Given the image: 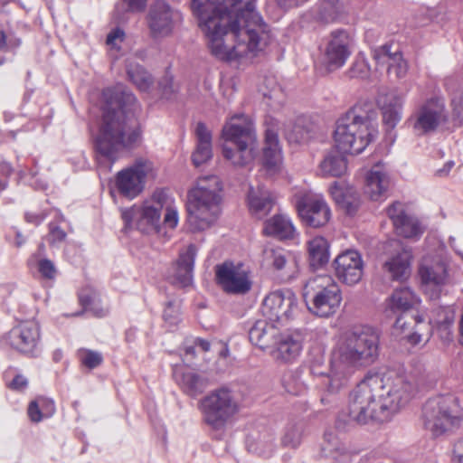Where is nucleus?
<instances>
[{"instance_id":"obj_26","label":"nucleus","mask_w":463,"mask_h":463,"mask_svg":"<svg viewBox=\"0 0 463 463\" xmlns=\"http://www.w3.org/2000/svg\"><path fill=\"white\" fill-rule=\"evenodd\" d=\"M266 317L257 320L249 330V339L260 349L271 348L279 335V328Z\"/></svg>"},{"instance_id":"obj_55","label":"nucleus","mask_w":463,"mask_h":463,"mask_svg":"<svg viewBox=\"0 0 463 463\" xmlns=\"http://www.w3.org/2000/svg\"><path fill=\"white\" fill-rule=\"evenodd\" d=\"M66 239V232L55 223L49 224V234L47 241L50 244L55 245Z\"/></svg>"},{"instance_id":"obj_17","label":"nucleus","mask_w":463,"mask_h":463,"mask_svg":"<svg viewBox=\"0 0 463 463\" xmlns=\"http://www.w3.org/2000/svg\"><path fill=\"white\" fill-rule=\"evenodd\" d=\"M5 340L16 352L28 357L37 356L40 343L39 326L33 321L22 322L6 334Z\"/></svg>"},{"instance_id":"obj_30","label":"nucleus","mask_w":463,"mask_h":463,"mask_svg":"<svg viewBox=\"0 0 463 463\" xmlns=\"http://www.w3.org/2000/svg\"><path fill=\"white\" fill-rule=\"evenodd\" d=\"M411 249L402 247L396 254L384 263L385 269L393 280H404L411 273Z\"/></svg>"},{"instance_id":"obj_29","label":"nucleus","mask_w":463,"mask_h":463,"mask_svg":"<svg viewBox=\"0 0 463 463\" xmlns=\"http://www.w3.org/2000/svg\"><path fill=\"white\" fill-rule=\"evenodd\" d=\"M390 187V176L379 165H374L366 175L364 193L373 201L386 197Z\"/></svg>"},{"instance_id":"obj_27","label":"nucleus","mask_w":463,"mask_h":463,"mask_svg":"<svg viewBox=\"0 0 463 463\" xmlns=\"http://www.w3.org/2000/svg\"><path fill=\"white\" fill-rule=\"evenodd\" d=\"M348 8V0H320L315 7V18L326 24L336 23L347 14Z\"/></svg>"},{"instance_id":"obj_36","label":"nucleus","mask_w":463,"mask_h":463,"mask_svg":"<svg viewBox=\"0 0 463 463\" xmlns=\"http://www.w3.org/2000/svg\"><path fill=\"white\" fill-rule=\"evenodd\" d=\"M296 230L291 220L284 214H276L265 223L264 232L280 240L291 239Z\"/></svg>"},{"instance_id":"obj_12","label":"nucleus","mask_w":463,"mask_h":463,"mask_svg":"<svg viewBox=\"0 0 463 463\" xmlns=\"http://www.w3.org/2000/svg\"><path fill=\"white\" fill-rule=\"evenodd\" d=\"M167 196L164 191L154 193L150 202H146L143 206H133L123 210L121 213L125 229L140 231L143 233L157 232L161 216V210L166 203Z\"/></svg>"},{"instance_id":"obj_48","label":"nucleus","mask_w":463,"mask_h":463,"mask_svg":"<svg viewBox=\"0 0 463 463\" xmlns=\"http://www.w3.org/2000/svg\"><path fill=\"white\" fill-rule=\"evenodd\" d=\"M22 44V40L12 32L0 30V50L11 51L15 53Z\"/></svg>"},{"instance_id":"obj_52","label":"nucleus","mask_w":463,"mask_h":463,"mask_svg":"<svg viewBox=\"0 0 463 463\" xmlns=\"http://www.w3.org/2000/svg\"><path fill=\"white\" fill-rule=\"evenodd\" d=\"M402 119V109L400 107H387L383 112V121L389 128H393Z\"/></svg>"},{"instance_id":"obj_51","label":"nucleus","mask_w":463,"mask_h":463,"mask_svg":"<svg viewBox=\"0 0 463 463\" xmlns=\"http://www.w3.org/2000/svg\"><path fill=\"white\" fill-rule=\"evenodd\" d=\"M158 88L161 94L165 99H171L178 90L177 85L174 81L173 76L165 74L158 82Z\"/></svg>"},{"instance_id":"obj_11","label":"nucleus","mask_w":463,"mask_h":463,"mask_svg":"<svg viewBox=\"0 0 463 463\" xmlns=\"http://www.w3.org/2000/svg\"><path fill=\"white\" fill-rule=\"evenodd\" d=\"M304 290L307 308L318 317H327L335 314L342 301L339 286L329 275L310 279Z\"/></svg>"},{"instance_id":"obj_50","label":"nucleus","mask_w":463,"mask_h":463,"mask_svg":"<svg viewBox=\"0 0 463 463\" xmlns=\"http://www.w3.org/2000/svg\"><path fill=\"white\" fill-rule=\"evenodd\" d=\"M282 383L286 392L293 395H298L305 391L303 383L298 381L297 375L292 372L284 374Z\"/></svg>"},{"instance_id":"obj_14","label":"nucleus","mask_w":463,"mask_h":463,"mask_svg":"<svg viewBox=\"0 0 463 463\" xmlns=\"http://www.w3.org/2000/svg\"><path fill=\"white\" fill-rule=\"evenodd\" d=\"M294 198L298 216L306 226L320 228L331 219V210L321 194L301 190Z\"/></svg>"},{"instance_id":"obj_59","label":"nucleus","mask_w":463,"mask_h":463,"mask_svg":"<svg viewBox=\"0 0 463 463\" xmlns=\"http://www.w3.org/2000/svg\"><path fill=\"white\" fill-rule=\"evenodd\" d=\"M163 317L165 321L170 323V324H175L178 320V312L174 307V303L172 301H169L166 305V307L164 310Z\"/></svg>"},{"instance_id":"obj_57","label":"nucleus","mask_w":463,"mask_h":463,"mask_svg":"<svg viewBox=\"0 0 463 463\" xmlns=\"http://www.w3.org/2000/svg\"><path fill=\"white\" fill-rule=\"evenodd\" d=\"M28 416L33 422H39L43 418V411H41V403L39 398L30 402L28 406Z\"/></svg>"},{"instance_id":"obj_23","label":"nucleus","mask_w":463,"mask_h":463,"mask_svg":"<svg viewBox=\"0 0 463 463\" xmlns=\"http://www.w3.org/2000/svg\"><path fill=\"white\" fill-rule=\"evenodd\" d=\"M372 56L378 66L387 65L389 75H394L397 79H402L406 75L407 62L398 49L392 51V45L384 44L373 49Z\"/></svg>"},{"instance_id":"obj_20","label":"nucleus","mask_w":463,"mask_h":463,"mask_svg":"<svg viewBox=\"0 0 463 463\" xmlns=\"http://www.w3.org/2000/svg\"><path fill=\"white\" fill-rule=\"evenodd\" d=\"M443 117V105L430 99L422 104L408 119L417 136H424L437 129Z\"/></svg>"},{"instance_id":"obj_42","label":"nucleus","mask_w":463,"mask_h":463,"mask_svg":"<svg viewBox=\"0 0 463 463\" xmlns=\"http://www.w3.org/2000/svg\"><path fill=\"white\" fill-rule=\"evenodd\" d=\"M454 319L455 313L450 307H439L432 310L430 323H433L439 330L442 331L446 336H449Z\"/></svg>"},{"instance_id":"obj_39","label":"nucleus","mask_w":463,"mask_h":463,"mask_svg":"<svg viewBox=\"0 0 463 463\" xmlns=\"http://www.w3.org/2000/svg\"><path fill=\"white\" fill-rule=\"evenodd\" d=\"M146 4L147 0H118L113 11V19L118 24H124L131 14L142 13Z\"/></svg>"},{"instance_id":"obj_8","label":"nucleus","mask_w":463,"mask_h":463,"mask_svg":"<svg viewBox=\"0 0 463 463\" xmlns=\"http://www.w3.org/2000/svg\"><path fill=\"white\" fill-rule=\"evenodd\" d=\"M423 428L433 438L449 434L463 422V407L452 393L440 394L426 401L422 407Z\"/></svg>"},{"instance_id":"obj_34","label":"nucleus","mask_w":463,"mask_h":463,"mask_svg":"<svg viewBox=\"0 0 463 463\" xmlns=\"http://www.w3.org/2000/svg\"><path fill=\"white\" fill-rule=\"evenodd\" d=\"M316 134V125L306 118H298L285 133L289 143L304 144L311 140Z\"/></svg>"},{"instance_id":"obj_28","label":"nucleus","mask_w":463,"mask_h":463,"mask_svg":"<svg viewBox=\"0 0 463 463\" xmlns=\"http://www.w3.org/2000/svg\"><path fill=\"white\" fill-rule=\"evenodd\" d=\"M275 204V198L271 192L264 186L250 187L248 193L249 211L257 219L266 217Z\"/></svg>"},{"instance_id":"obj_13","label":"nucleus","mask_w":463,"mask_h":463,"mask_svg":"<svg viewBox=\"0 0 463 463\" xmlns=\"http://www.w3.org/2000/svg\"><path fill=\"white\" fill-rule=\"evenodd\" d=\"M353 38L345 29L333 30L319 46L321 62L329 71L345 65L352 53Z\"/></svg>"},{"instance_id":"obj_31","label":"nucleus","mask_w":463,"mask_h":463,"mask_svg":"<svg viewBox=\"0 0 463 463\" xmlns=\"http://www.w3.org/2000/svg\"><path fill=\"white\" fill-rule=\"evenodd\" d=\"M330 194L335 203L345 211L347 214H354L359 206V198L356 191L343 182H335L330 187Z\"/></svg>"},{"instance_id":"obj_43","label":"nucleus","mask_w":463,"mask_h":463,"mask_svg":"<svg viewBox=\"0 0 463 463\" xmlns=\"http://www.w3.org/2000/svg\"><path fill=\"white\" fill-rule=\"evenodd\" d=\"M303 423L289 422L284 429L280 443L284 448L297 449L302 441Z\"/></svg>"},{"instance_id":"obj_56","label":"nucleus","mask_w":463,"mask_h":463,"mask_svg":"<svg viewBox=\"0 0 463 463\" xmlns=\"http://www.w3.org/2000/svg\"><path fill=\"white\" fill-rule=\"evenodd\" d=\"M125 39V32L119 27L114 28L107 35L106 43L111 47H118V43H121Z\"/></svg>"},{"instance_id":"obj_64","label":"nucleus","mask_w":463,"mask_h":463,"mask_svg":"<svg viewBox=\"0 0 463 463\" xmlns=\"http://www.w3.org/2000/svg\"><path fill=\"white\" fill-rule=\"evenodd\" d=\"M453 451L457 462L463 463V438L456 442Z\"/></svg>"},{"instance_id":"obj_38","label":"nucleus","mask_w":463,"mask_h":463,"mask_svg":"<svg viewBox=\"0 0 463 463\" xmlns=\"http://www.w3.org/2000/svg\"><path fill=\"white\" fill-rule=\"evenodd\" d=\"M79 299L84 309L97 317H104L109 314V307L102 305L99 293L91 288L82 289L79 294Z\"/></svg>"},{"instance_id":"obj_21","label":"nucleus","mask_w":463,"mask_h":463,"mask_svg":"<svg viewBox=\"0 0 463 463\" xmlns=\"http://www.w3.org/2000/svg\"><path fill=\"white\" fill-rule=\"evenodd\" d=\"M337 279L346 285H355L363 277L364 262L361 254L354 250H346L334 260Z\"/></svg>"},{"instance_id":"obj_16","label":"nucleus","mask_w":463,"mask_h":463,"mask_svg":"<svg viewBox=\"0 0 463 463\" xmlns=\"http://www.w3.org/2000/svg\"><path fill=\"white\" fill-rule=\"evenodd\" d=\"M152 163L137 158L129 167L119 171L116 177V187L120 194L133 199L144 189L146 177L152 171Z\"/></svg>"},{"instance_id":"obj_2","label":"nucleus","mask_w":463,"mask_h":463,"mask_svg":"<svg viewBox=\"0 0 463 463\" xmlns=\"http://www.w3.org/2000/svg\"><path fill=\"white\" fill-rule=\"evenodd\" d=\"M424 383L425 376L420 373L369 372L351 392L348 412L338 416L336 428L345 429L350 422L389 421Z\"/></svg>"},{"instance_id":"obj_60","label":"nucleus","mask_w":463,"mask_h":463,"mask_svg":"<svg viewBox=\"0 0 463 463\" xmlns=\"http://www.w3.org/2000/svg\"><path fill=\"white\" fill-rule=\"evenodd\" d=\"M39 401L43 417H51L55 411V405L53 401L44 397H39Z\"/></svg>"},{"instance_id":"obj_63","label":"nucleus","mask_w":463,"mask_h":463,"mask_svg":"<svg viewBox=\"0 0 463 463\" xmlns=\"http://www.w3.org/2000/svg\"><path fill=\"white\" fill-rule=\"evenodd\" d=\"M27 384V379L22 374H17L10 383L9 387L14 391H22L26 388Z\"/></svg>"},{"instance_id":"obj_6","label":"nucleus","mask_w":463,"mask_h":463,"mask_svg":"<svg viewBox=\"0 0 463 463\" xmlns=\"http://www.w3.org/2000/svg\"><path fill=\"white\" fill-rule=\"evenodd\" d=\"M222 184L217 175H205L197 179L187 194V222L193 232L209 229L221 214Z\"/></svg>"},{"instance_id":"obj_53","label":"nucleus","mask_w":463,"mask_h":463,"mask_svg":"<svg viewBox=\"0 0 463 463\" xmlns=\"http://www.w3.org/2000/svg\"><path fill=\"white\" fill-rule=\"evenodd\" d=\"M80 361L86 367L93 369L102 363L103 357L99 352L84 350L80 354Z\"/></svg>"},{"instance_id":"obj_40","label":"nucleus","mask_w":463,"mask_h":463,"mask_svg":"<svg viewBox=\"0 0 463 463\" xmlns=\"http://www.w3.org/2000/svg\"><path fill=\"white\" fill-rule=\"evenodd\" d=\"M310 265L318 268L329 260V244L323 237H316L308 242Z\"/></svg>"},{"instance_id":"obj_45","label":"nucleus","mask_w":463,"mask_h":463,"mask_svg":"<svg viewBox=\"0 0 463 463\" xmlns=\"http://www.w3.org/2000/svg\"><path fill=\"white\" fill-rule=\"evenodd\" d=\"M267 258L270 260L272 266L277 270H282L287 267H295L296 260L294 257L283 250H270L267 251Z\"/></svg>"},{"instance_id":"obj_46","label":"nucleus","mask_w":463,"mask_h":463,"mask_svg":"<svg viewBox=\"0 0 463 463\" xmlns=\"http://www.w3.org/2000/svg\"><path fill=\"white\" fill-rule=\"evenodd\" d=\"M386 213L392 222L393 227L401 224L408 215L407 209L404 203L396 201L388 206Z\"/></svg>"},{"instance_id":"obj_4","label":"nucleus","mask_w":463,"mask_h":463,"mask_svg":"<svg viewBox=\"0 0 463 463\" xmlns=\"http://www.w3.org/2000/svg\"><path fill=\"white\" fill-rule=\"evenodd\" d=\"M379 354V331L368 326L354 327L339 336L333 350L329 372L313 368L312 373L325 377L323 384L327 392L335 393L346 383L351 373L374 364Z\"/></svg>"},{"instance_id":"obj_22","label":"nucleus","mask_w":463,"mask_h":463,"mask_svg":"<svg viewBox=\"0 0 463 463\" xmlns=\"http://www.w3.org/2000/svg\"><path fill=\"white\" fill-rule=\"evenodd\" d=\"M196 254L197 248L194 244H189L186 249L180 251L178 260L167 272V279L170 283L181 288L192 283Z\"/></svg>"},{"instance_id":"obj_25","label":"nucleus","mask_w":463,"mask_h":463,"mask_svg":"<svg viewBox=\"0 0 463 463\" xmlns=\"http://www.w3.org/2000/svg\"><path fill=\"white\" fill-rule=\"evenodd\" d=\"M321 453L324 457L339 463H352L353 458L357 454V452L350 450L331 430H326L324 433Z\"/></svg>"},{"instance_id":"obj_41","label":"nucleus","mask_w":463,"mask_h":463,"mask_svg":"<svg viewBox=\"0 0 463 463\" xmlns=\"http://www.w3.org/2000/svg\"><path fill=\"white\" fill-rule=\"evenodd\" d=\"M126 71L129 80L141 91H146L153 84L151 74L142 65L128 61Z\"/></svg>"},{"instance_id":"obj_32","label":"nucleus","mask_w":463,"mask_h":463,"mask_svg":"<svg viewBox=\"0 0 463 463\" xmlns=\"http://www.w3.org/2000/svg\"><path fill=\"white\" fill-rule=\"evenodd\" d=\"M318 169L323 177H340L347 171L346 158L338 149L331 150L324 156Z\"/></svg>"},{"instance_id":"obj_33","label":"nucleus","mask_w":463,"mask_h":463,"mask_svg":"<svg viewBox=\"0 0 463 463\" xmlns=\"http://www.w3.org/2000/svg\"><path fill=\"white\" fill-rule=\"evenodd\" d=\"M419 274L422 282L426 285L436 287L443 286L448 282V267L443 261L431 264L423 262L419 268Z\"/></svg>"},{"instance_id":"obj_18","label":"nucleus","mask_w":463,"mask_h":463,"mask_svg":"<svg viewBox=\"0 0 463 463\" xmlns=\"http://www.w3.org/2000/svg\"><path fill=\"white\" fill-rule=\"evenodd\" d=\"M216 280L228 294L245 295L251 289L252 281L242 264L224 262L216 266Z\"/></svg>"},{"instance_id":"obj_58","label":"nucleus","mask_w":463,"mask_h":463,"mask_svg":"<svg viewBox=\"0 0 463 463\" xmlns=\"http://www.w3.org/2000/svg\"><path fill=\"white\" fill-rule=\"evenodd\" d=\"M195 135L197 137V143L212 144L211 132L208 130L204 123L199 122L196 125Z\"/></svg>"},{"instance_id":"obj_37","label":"nucleus","mask_w":463,"mask_h":463,"mask_svg":"<svg viewBox=\"0 0 463 463\" xmlns=\"http://www.w3.org/2000/svg\"><path fill=\"white\" fill-rule=\"evenodd\" d=\"M177 382L183 392L192 398L203 393L208 386L206 378L190 371L182 373Z\"/></svg>"},{"instance_id":"obj_49","label":"nucleus","mask_w":463,"mask_h":463,"mask_svg":"<svg viewBox=\"0 0 463 463\" xmlns=\"http://www.w3.org/2000/svg\"><path fill=\"white\" fill-rule=\"evenodd\" d=\"M370 65L364 56H358L352 64L349 74L352 78L365 79L370 75Z\"/></svg>"},{"instance_id":"obj_62","label":"nucleus","mask_w":463,"mask_h":463,"mask_svg":"<svg viewBox=\"0 0 463 463\" xmlns=\"http://www.w3.org/2000/svg\"><path fill=\"white\" fill-rule=\"evenodd\" d=\"M453 113L458 118H463V93L455 96L451 101Z\"/></svg>"},{"instance_id":"obj_47","label":"nucleus","mask_w":463,"mask_h":463,"mask_svg":"<svg viewBox=\"0 0 463 463\" xmlns=\"http://www.w3.org/2000/svg\"><path fill=\"white\" fill-rule=\"evenodd\" d=\"M212 156V144L197 143L192 155V161L195 167H199L208 162Z\"/></svg>"},{"instance_id":"obj_54","label":"nucleus","mask_w":463,"mask_h":463,"mask_svg":"<svg viewBox=\"0 0 463 463\" xmlns=\"http://www.w3.org/2000/svg\"><path fill=\"white\" fill-rule=\"evenodd\" d=\"M38 271L48 279H54L57 273L54 263L48 259H42L38 261Z\"/></svg>"},{"instance_id":"obj_10","label":"nucleus","mask_w":463,"mask_h":463,"mask_svg":"<svg viewBox=\"0 0 463 463\" xmlns=\"http://www.w3.org/2000/svg\"><path fill=\"white\" fill-rule=\"evenodd\" d=\"M198 409L205 424L213 430H222L227 422L239 412L240 403L230 388L220 387L203 397Z\"/></svg>"},{"instance_id":"obj_7","label":"nucleus","mask_w":463,"mask_h":463,"mask_svg":"<svg viewBox=\"0 0 463 463\" xmlns=\"http://www.w3.org/2000/svg\"><path fill=\"white\" fill-rule=\"evenodd\" d=\"M223 156L235 166H245L254 157L257 135L252 119L244 114H235L222 128Z\"/></svg>"},{"instance_id":"obj_9","label":"nucleus","mask_w":463,"mask_h":463,"mask_svg":"<svg viewBox=\"0 0 463 463\" xmlns=\"http://www.w3.org/2000/svg\"><path fill=\"white\" fill-rule=\"evenodd\" d=\"M419 302L410 288H396L389 298V307L393 312H401L396 318L394 327L402 333L408 332L407 339L411 345L428 341L430 335V323L422 316L412 314L411 309Z\"/></svg>"},{"instance_id":"obj_15","label":"nucleus","mask_w":463,"mask_h":463,"mask_svg":"<svg viewBox=\"0 0 463 463\" xmlns=\"http://www.w3.org/2000/svg\"><path fill=\"white\" fill-rule=\"evenodd\" d=\"M180 18L181 14L166 1H154L146 17L150 36L153 39H159L171 35Z\"/></svg>"},{"instance_id":"obj_3","label":"nucleus","mask_w":463,"mask_h":463,"mask_svg":"<svg viewBox=\"0 0 463 463\" xmlns=\"http://www.w3.org/2000/svg\"><path fill=\"white\" fill-rule=\"evenodd\" d=\"M103 98L106 105L95 139V150L99 169L109 172L120 152L137 147L141 141V106L123 85L105 89Z\"/></svg>"},{"instance_id":"obj_5","label":"nucleus","mask_w":463,"mask_h":463,"mask_svg":"<svg viewBox=\"0 0 463 463\" xmlns=\"http://www.w3.org/2000/svg\"><path fill=\"white\" fill-rule=\"evenodd\" d=\"M377 111L373 103H356L335 124L334 141L342 153L358 155L377 137Z\"/></svg>"},{"instance_id":"obj_19","label":"nucleus","mask_w":463,"mask_h":463,"mask_svg":"<svg viewBox=\"0 0 463 463\" xmlns=\"http://www.w3.org/2000/svg\"><path fill=\"white\" fill-rule=\"evenodd\" d=\"M297 300L290 291H274L263 300L261 313L270 322H286L292 318Z\"/></svg>"},{"instance_id":"obj_35","label":"nucleus","mask_w":463,"mask_h":463,"mask_svg":"<svg viewBox=\"0 0 463 463\" xmlns=\"http://www.w3.org/2000/svg\"><path fill=\"white\" fill-rule=\"evenodd\" d=\"M280 161L281 149L279 147L278 133L271 128H267L263 147V165L268 169H274Z\"/></svg>"},{"instance_id":"obj_44","label":"nucleus","mask_w":463,"mask_h":463,"mask_svg":"<svg viewBox=\"0 0 463 463\" xmlns=\"http://www.w3.org/2000/svg\"><path fill=\"white\" fill-rule=\"evenodd\" d=\"M398 235L409 239H418L423 233V228L419 220L412 216L408 215L401 224L394 227Z\"/></svg>"},{"instance_id":"obj_24","label":"nucleus","mask_w":463,"mask_h":463,"mask_svg":"<svg viewBox=\"0 0 463 463\" xmlns=\"http://www.w3.org/2000/svg\"><path fill=\"white\" fill-rule=\"evenodd\" d=\"M302 348L299 336L279 334L271 347L270 355L278 363L289 364L300 355Z\"/></svg>"},{"instance_id":"obj_61","label":"nucleus","mask_w":463,"mask_h":463,"mask_svg":"<svg viewBox=\"0 0 463 463\" xmlns=\"http://www.w3.org/2000/svg\"><path fill=\"white\" fill-rule=\"evenodd\" d=\"M164 222L166 226L170 228L176 227L178 223V213L176 209L172 207L166 208V212L164 217Z\"/></svg>"},{"instance_id":"obj_1","label":"nucleus","mask_w":463,"mask_h":463,"mask_svg":"<svg viewBox=\"0 0 463 463\" xmlns=\"http://www.w3.org/2000/svg\"><path fill=\"white\" fill-rule=\"evenodd\" d=\"M256 0H192L191 9L213 55L251 60L271 41L270 29L256 11Z\"/></svg>"}]
</instances>
